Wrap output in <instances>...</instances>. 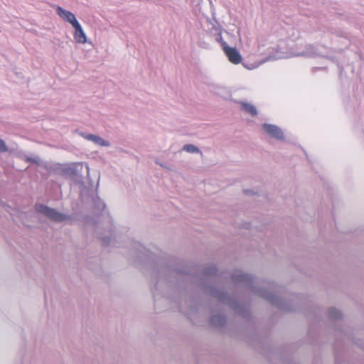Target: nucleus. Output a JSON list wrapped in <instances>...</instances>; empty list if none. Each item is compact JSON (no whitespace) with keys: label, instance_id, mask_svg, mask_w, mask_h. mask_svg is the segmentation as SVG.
Listing matches in <instances>:
<instances>
[{"label":"nucleus","instance_id":"obj_19","mask_svg":"<svg viewBox=\"0 0 364 364\" xmlns=\"http://www.w3.org/2000/svg\"><path fill=\"white\" fill-rule=\"evenodd\" d=\"M183 150L188 153H200V149L193 144H186L183 146Z\"/></svg>","mask_w":364,"mask_h":364},{"label":"nucleus","instance_id":"obj_18","mask_svg":"<svg viewBox=\"0 0 364 364\" xmlns=\"http://www.w3.org/2000/svg\"><path fill=\"white\" fill-rule=\"evenodd\" d=\"M217 272V267L214 264H210L207 267H205L203 269V274L204 276H213L216 274Z\"/></svg>","mask_w":364,"mask_h":364},{"label":"nucleus","instance_id":"obj_1","mask_svg":"<svg viewBox=\"0 0 364 364\" xmlns=\"http://www.w3.org/2000/svg\"><path fill=\"white\" fill-rule=\"evenodd\" d=\"M188 272L179 267L176 260L166 261L159 259L151 263V277L155 282L153 291L154 298L156 300L158 291L164 285L169 287L173 283L178 282L183 277L187 275Z\"/></svg>","mask_w":364,"mask_h":364},{"label":"nucleus","instance_id":"obj_4","mask_svg":"<svg viewBox=\"0 0 364 364\" xmlns=\"http://www.w3.org/2000/svg\"><path fill=\"white\" fill-rule=\"evenodd\" d=\"M35 210L45 216L48 220L55 223H63L66 220H70L72 216L58 211L56 209L48 207L42 203H36L35 205Z\"/></svg>","mask_w":364,"mask_h":364},{"label":"nucleus","instance_id":"obj_16","mask_svg":"<svg viewBox=\"0 0 364 364\" xmlns=\"http://www.w3.org/2000/svg\"><path fill=\"white\" fill-rule=\"evenodd\" d=\"M211 32L213 33L215 41L220 43L222 45V43L224 41L223 40L220 28L218 26H216L215 25H213L211 28Z\"/></svg>","mask_w":364,"mask_h":364},{"label":"nucleus","instance_id":"obj_5","mask_svg":"<svg viewBox=\"0 0 364 364\" xmlns=\"http://www.w3.org/2000/svg\"><path fill=\"white\" fill-rule=\"evenodd\" d=\"M131 250L141 262L146 264L153 259L152 254L139 242L132 241Z\"/></svg>","mask_w":364,"mask_h":364},{"label":"nucleus","instance_id":"obj_9","mask_svg":"<svg viewBox=\"0 0 364 364\" xmlns=\"http://www.w3.org/2000/svg\"><path fill=\"white\" fill-rule=\"evenodd\" d=\"M56 13L63 20L70 23L72 26L79 23L74 14L64 9L61 6H58L56 7Z\"/></svg>","mask_w":364,"mask_h":364},{"label":"nucleus","instance_id":"obj_8","mask_svg":"<svg viewBox=\"0 0 364 364\" xmlns=\"http://www.w3.org/2000/svg\"><path fill=\"white\" fill-rule=\"evenodd\" d=\"M222 48L229 60L232 63L238 64L241 62L242 56L240 52L235 48L228 46L226 42L222 43Z\"/></svg>","mask_w":364,"mask_h":364},{"label":"nucleus","instance_id":"obj_20","mask_svg":"<svg viewBox=\"0 0 364 364\" xmlns=\"http://www.w3.org/2000/svg\"><path fill=\"white\" fill-rule=\"evenodd\" d=\"M7 150H8V148H7L4 141L2 139H0V152H1V153L6 152V151H7Z\"/></svg>","mask_w":364,"mask_h":364},{"label":"nucleus","instance_id":"obj_25","mask_svg":"<svg viewBox=\"0 0 364 364\" xmlns=\"http://www.w3.org/2000/svg\"><path fill=\"white\" fill-rule=\"evenodd\" d=\"M249 225H250L249 224H246V226H247L246 228H248Z\"/></svg>","mask_w":364,"mask_h":364},{"label":"nucleus","instance_id":"obj_15","mask_svg":"<svg viewBox=\"0 0 364 364\" xmlns=\"http://www.w3.org/2000/svg\"><path fill=\"white\" fill-rule=\"evenodd\" d=\"M328 316L333 321H339L342 318V313L334 307L328 309Z\"/></svg>","mask_w":364,"mask_h":364},{"label":"nucleus","instance_id":"obj_7","mask_svg":"<svg viewBox=\"0 0 364 364\" xmlns=\"http://www.w3.org/2000/svg\"><path fill=\"white\" fill-rule=\"evenodd\" d=\"M107 219H108V226L107 228V230H106L105 232H107L108 235H99V238L101 240L102 245L105 246L109 245L111 244L112 240H117V235L115 233L116 228L113 225L112 220L110 218H107Z\"/></svg>","mask_w":364,"mask_h":364},{"label":"nucleus","instance_id":"obj_14","mask_svg":"<svg viewBox=\"0 0 364 364\" xmlns=\"http://www.w3.org/2000/svg\"><path fill=\"white\" fill-rule=\"evenodd\" d=\"M92 201L95 208L97 210L102 211L105 209L106 205L105 202L97 194L92 197Z\"/></svg>","mask_w":364,"mask_h":364},{"label":"nucleus","instance_id":"obj_21","mask_svg":"<svg viewBox=\"0 0 364 364\" xmlns=\"http://www.w3.org/2000/svg\"><path fill=\"white\" fill-rule=\"evenodd\" d=\"M276 59V57L274 56H271L269 55L268 58H267L265 60H262L259 64H257V65L254 66V67H252V68H247L248 69H252V68H257L258 67L259 65H261L262 63L266 62V61H268V60H274Z\"/></svg>","mask_w":364,"mask_h":364},{"label":"nucleus","instance_id":"obj_23","mask_svg":"<svg viewBox=\"0 0 364 364\" xmlns=\"http://www.w3.org/2000/svg\"><path fill=\"white\" fill-rule=\"evenodd\" d=\"M244 193L247 195L252 194V191L250 190H245Z\"/></svg>","mask_w":364,"mask_h":364},{"label":"nucleus","instance_id":"obj_10","mask_svg":"<svg viewBox=\"0 0 364 364\" xmlns=\"http://www.w3.org/2000/svg\"><path fill=\"white\" fill-rule=\"evenodd\" d=\"M79 134L86 140L92 141L94 144L100 146H109L110 145L109 141L103 139L102 137L97 135L87 134L84 132H80Z\"/></svg>","mask_w":364,"mask_h":364},{"label":"nucleus","instance_id":"obj_13","mask_svg":"<svg viewBox=\"0 0 364 364\" xmlns=\"http://www.w3.org/2000/svg\"><path fill=\"white\" fill-rule=\"evenodd\" d=\"M226 317L223 314H215L210 318V323L212 326L216 327H223L226 324Z\"/></svg>","mask_w":364,"mask_h":364},{"label":"nucleus","instance_id":"obj_2","mask_svg":"<svg viewBox=\"0 0 364 364\" xmlns=\"http://www.w3.org/2000/svg\"><path fill=\"white\" fill-rule=\"evenodd\" d=\"M232 281L235 284H242L247 287L251 291L267 301L278 309L286 311H294L296 309L287 300L278 296L274 292L263 287H258L256 285V278L247 273H234L231 275Z\"/></svg>","mask_w":364,"mask_h":364},{"label":"nucleus","instance_id":"obj_3","mask_svg":"<svg viewBox=\"0 0 364 364\" xmlns=\"http://www.w3.org/2000/svg\"><path fill=\"white\" fill-rule=\"evenodd\" d=\"M203 291L220 302L228 305L237 314L247 317L250 314L248 309L240 302L235 296L228 294L226 291L221 290L213 285L203 284Z\"/></svg>","mask_w":364,"mask_h":364},{"label":"nucleus","instance_id":"obj_6","mask_svg":"<svg viewBox=\"0 0 364 364\" xmlns=\"http://www.w3.org/2000/svg\"><path fill=\"white\" fill-rule=\"evenodd\" d=\"M262 128L270 137L277 140L284 139V132L278 126L264 123L262 125Z\"/></svg>","mask_w":364,"mask_h":364},{"label":"nucleus","instance_id":"obj_11","mask_svg":"<svg viewBox=\"0 0 364 364\" xmlns=\"http://www.w3.org/2000/svg\"><path fill=\"white\" fill-rule=\"evenodd\" d=\"M75 29L74 39L77 43H85L87 41V36L80 23L73 26Z\"/></svg>","mask_w":364,"mask_h":364},{"label":"nucleus","instance_id":"obj_17","mask_svg":"<svg viewBox=\"0 0 364 364\" xmlns=\"http://www.w3.org/2000/svg\"><path fill=\"white\" fill-rule=\"evenodd\" d=\"M242 109L245 112L250 114L252 116H255L257 114L256 107L254 105H252L250 103H247V102L242 103Z\"/></svg>","mask_w":364,"mask_h":364},{"label":"nucleus","instance_id":"obj_24","mask_svg":"<svg viewBox=\"0 0 364 364\" xmlns=\"http://www.w3.org/2000/svg\"><path fill=\"white\" fill-rule=\"evenodd\" d=\"M269 286L271 289H274V283H269Z\"/></svg>","mask_w":364,"mask_h":364},{"label":"nucleus","instance_id":"obj_12","mask_svg":"<svg viewBox=\"0 0 364 364\" xmlns=\"http://www.w3.org/2000/svg\"><path fill=\"white\" fill-rule=\"evenodd\" d=\"M296 55L312 58V57L321 56V55H322V54L320 51H318V50L316 47H314L312 45H308L304 51L299 53Z\"/></svg>","mask_w":364,"mask_h":364},{"label":"nucleus","instance_id":"obj_22","mask_svg":"<svg viewBox=\"0 0 364 364\" xmlns=\"http://www.w3.org/2000/svg\"><path fill=\"white\" fill-rule=\"evenodd\" d=\"M85 167H86V169H87V176H89V173H90V167H89V165L87 164H85Z\"/></svg>","mask_w":364,"mask_h":364}]
</instances>
